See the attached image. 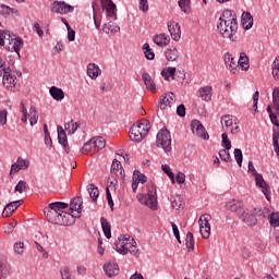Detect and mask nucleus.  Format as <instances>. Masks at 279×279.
<instances>
[{
	"label": "nucleus",
	"mask_w": 279,
	"mask_h": 279,
	"mask_svg": "<svg viewBox=\"0 0 279 279\" xmlns=\"http://www.w3.org/2000/svg\"><path fill=\"white\" fill-rule=\"evenodd\" d=\"M217 29L222 38H228L231 43H236V32H239V22L236 21V12L226 9L222 11Z\"/></svg>",
	"instance_id": "obj_1"
},
{
	"label": "nucleus",
	"mask_w": 279,
	"mask_h": 279,
	"mask_svg": "<svg viewBox=\"0 0 279 279\" xmlns=\"http://www.w3.org/2000/svg\"><path fill=\"white\" fill-rule=\"evenodd\" d=\"M151 126H149L148 120H141L138 124H133L130 129V140L133 143H141L149 133Z\"/></svg>",
	"instance_id": "obj_2"
},
{
	"label": "nucleus",
	"mask_w": 279,
	"mask_h": 279,
	"mask_svg": "<svg viewBox=\"0 0 279 279\" xmlns=\"http://www.w3.org/2000/svg\"><path fill=\"white\" fill-rule=\"evenodd\" d=\"M156 145L157 147H161L166 154L171 151V132H169L167 128L163 126L157 133Z\"/></svg>",
	"instance_id": "obj_3"
},
{
	"label": "nucleus",
	"mask_w": 279,
	"mask_h": 279,
	"mask_svg": "<svg viewBox=\"0 0 279 279\" xmlns=\"http://www.w3.org/2000/svg\"><path fill=\"white\" fill-rule=\"evenodd\" d=\"M138 202L144 206H148L150 210H158V197L154 190L148 191L147 194H140Z\"/></svg>",
	"instance_id": "obj_4"
},
{
	"label": "nucleus",
	"mask_w": 279,
	"mask_h": 279,
	"mask_svg": "<svg viewBox=\"0 0 279 279\" xmlns=\"http://www.w3.org/2000/svg\"><path fill=\"white\" fill-rule=\"evenodd\" d=\"M50 10L52 14H71V12H74L75 8L64 1L54 0L50 4Z\"/></svg>",
	"instance_id": "obj_5"
},
{
	"label": "nucleus",
	"mask_w": 279,
	"mask_h": 279,
	"mask_svg": "<svg viewBox=\"0 0 279 279\" xmlns=\"http://www.w3.org/2000/svg\"><path fill=\"white\" fill-rule=\"evenodd\" d=\"M191 128H192L193 134L198 136V138H203L204 141H208V138H210V136L206 132V129L204 128V124H202L201 121L193 120L191 122Z\"/></svg>",
	"instance_id": "obj_6"
},
{
	"label": "nucleus",
	"mask_w": 279,
	"mask_h": 279,
	"mask_svg": "<svg viewBox=\"0 0 279 279\" xmlns=\"http://www.w3.org/2000/svg\"><path fill=\"white\" fill-rule=\"evenodd\" d=\"M102 10H106L108 19L117 21V4L112 0H100Z\"/></svg>",
	"instance_id": "obj_7"
},
{
	"label": "nucleus",
	"mask_w": 279,
	"mask_h": 279,
	"mask_svg": "<svg viewBox=\"0 0 279 279\" xmlns=\"http://www.w3.org/2000/svg\"><path fill=\"white\" fill-rule=\"evenodd\" d=\"M44 215L49 223L59 226L62 213H60L58 209L50 208V205H48V207L44 209Z\"/></svg>",
	"instance_id": "obj_8"
},
{
	"label": "nucleus",
	"mask_w": 279,
	"mask_h": 279,
	"mask_svg": "<svg viewBox=\"0 0 279 279\" xmlns=\"http://www.w3.org/2000/svg\"><path fill=\"white\" fill-rule=\"evenodd\" d=\"M173 104H175V94H173V92L162 94L159 98L160 110H165L167 108V106H169V108H171V106Z\"/></svg>",
	"instance_id": "obj_9"
},
{
	"label": "nucleus",
	"mask_w": 279,
	"mask_h": 279,
	"mask_svg": "<svg viewBox=\"0 0 279 279\" xmlns=\"http://www.w3.org/2000/svg\"><path fill=\"white\" fill-rule=\"evenodd\" d=\"M255 178V184L256 186H258L259 189H262L263 194L265 195L266 199L268 202H271V197H269V184H267V182L265 181V179L263 178V174L257 173L254 175Z\"/></svg>",
	"instance_id": "obj_10"
},
{
	"label": "nucleus",
	"mask_w": 279,
	"mask_h": 279,
	"mask_svg": "<svg viewBox=\"0 0 279 279\" xmlns=\"http://www.w3.org/2000/svg\"><path fill=\"white\" fill-rule=\"evenodd\" d=\"M7 51H15L17 53L19 58H21V49H23V39L19 36L13 37L11 39V45H5Z\"/></svg>",
	"instance_id": "obj_11"
},
{
	"label": "nucleus",
	"mask_w": 279,
	"mask_h": 279,
	"mask_svg": "<svg viewBox=\"0 0 279 279\" xmlns=\"http://www.w3.org/2000/svg\"><path fill=\"white\" fill-rule=\"evenodd\" d=\"M168 29L170 32L172 40H175V43H178V40H180L182 36V29L180 27V24L175 22H170L168 23Z\"/></svg>",
	"instance_id": "obj_12"
},
{
	"label": "nucleus",
	"mask_w": 279,
	"mask_h": 279,
	"mask_svg": "<svg viewBox=\"0 0 279 279\" xmlns=\"http://www.w3.org/2000/svg\"><path fill=\"white\" fill-rule=\"evenodd\" d=\"M84 204L81 196H75L71 199L70 203V210L71 213H77L76 217H82V205Z\"/></svg>",
	"instance_id": "obj_13"
},
{
	"label": "nucleus",
	"mask_w": 279,
	"mask_h": 279,
	"mask_svg": "<svg viewBox=\"0 0 279 279\" xmlns=\"http://www.w3.org/2000/svg\"><path fill=\"white\" fill-rule=\"evenodd\" d=\"M227 210H230L231 213H238L239 217L243 213V202L241 201H229L226 204Z\"/></svg>",
	"instance_id": "obj_14"
},
{
	"label": "nucleus",
	"mask_w": 279,
	"mask_h": 279,
	"mask_svg": "<svg viewBox=\"0 0 279 279\" xmlns=\"http://www.w3.org/2000/svg\"><path fill=\"white\" fill-rule=\"evenodd\" d=\"M239 218L242 219V221L246 223V226L252 227L258 223V219H256V216H254V214H250V211H245V209L242 210V214H240Z\"/></svg>",
	"instance_id": "obj_15"
},
{
	"label": "nucleus",
	"mask_w": 279,
	"mask_h": 279,
	"mask_svg": "<svg viewBox=\"0 0 279 279\" xmlns=\"http://www.w3.org/2000/svg\"><path fill=\"white\" fill-rule=\"evenodd\" d=\"M75 217L70 213L61 211V216L59 218V226H73L75 223Z\"/></svg>",
	"instance_id": "obj_16"
},
{
	"label": "nucleus",
	"mask_w": 279,
	"mask_h": 279,
	"mask_svg": "<svg viewBox=\"0 0 279 279\" xmlns=\"http://www.w3.org/2000/svg\"><path fill=\"white\" fill-rule=\"evenodd\" d=\"M14 33L10 31H0V47H5V45H11L12 40H14Z\"/></svg>",
	"instance_id": "obj_17"
},
{
	"label": "nucleus",
	"mask_w": 279,
	"mask_h": 279,
	"mask_svg": "<svg viewBox=\"0 0 279 279\" xmlns=\"http://www.w3.org/2000/svg\"><path fill=\"white\" fill-rule=\"evenodd\" d=\"M22 203L23 201H15L7 204L2 211V217H10V215H12V213H15V210L21 206Z\"/></svg>",
	"instance_id": "obj_18"
},
{
	"label": "nucleus",
	"mask_w": 279,
	"mask_h": 279,
	"mask_svg": "<svg viewBox=\"0 0 279 279\" xmlns=\"http://www.w3.org/2000/svg\"><path fill=\"white\" fill-rule=\"evenodd\" d=\"M142 80L147 90H150L151 93H156V83L154 82V78H151V75H149V73L143 72Z\"/></svg>",
	"instance_id": "obj_19"
},
{
	"label": "nucleus",
	"mask_w": 279,
	"mask_h": 279,
	"mask_svg": "<svg viewBox=\"0 0 279 279\" xmlns=\"http://www.w3.org/2000/svg\"><path fill=\"white\" fill-rule=\"evenodd\" d=\"M197 97H201L203 101H210L213 99V87L205 86L198 89Z\"/></svg>",
	"instance_id": "obj_20"
},
{
	"label": "nucleus",
	"mask_w": 279,
	"mask_h": 279,
	"mask_svg": "<svg viewBox=\"0 0 279 279\" xmlns=\"http://www.w3.org/2000/svg\"><path fill=\"white\" fill-rule=\"evenodd\" d=\"M12 267L8 264V260L0 257V279H8Z\"/></svg>",
	"instance_id": "obj_21"
},
{
	"label": "nucleus",
	"mask_w": 279,
	"mask_h": 279,
	"mask_svg": "<svg viewBox=\"0 0 279 279\" xmlns=\"http://www.w3.org/2000/svg\"><path fill=\"white\" fill-rule=\"evenodd\" d=\"M104 271L108 278H113V276H119V265L109 263L104 266Z\"/></svg>",
	"instance_id": "obj_22"
},
{
	"label": "nucleus",
	"mask_w": 279,
	"mask_h": 279,
	"mask_svg": "<svg viewBox=\"0 0 279 279\" xmlns=\"http://www.w3.org/2000/svg\"><path fill=\"white\" fill-rule=\"evenodd\" d=\"M122 236V240L121 238H118V241H116V252H118V254H122V256H125V254H128V252H130V250L125 246V244H123L122 242V245H121V248H119V243H121V241H128L130 239V235L128 234H124V235H120Z\"/></svg>",
	"instance_id": "obj_23"
},
{
	"label": "nucleus",
	"mask_w": 279,
	"mask_h": 279,
	"mask_svg": "<svg viewBox=\"0 0 279 279\" xmlns=\"http://www.w3.org/2000/svg\"><path fill=\"white\" fill-rule=\"evenodd\" d=\"M100 223L106 239H112V226L110 225V222H108V219L101 217Z\"/></svg>",
	"instance_id": "obj_24"
},
{
	"label": "nucleus",
	"mask_w": 279,
	"mask_h": 279,
	"mask_svg": "<svg viewBox=\"0 0 279 279\" xmlns=\"http://www.w3.org/2000/svg\"><path fill=\"white\" fill-rule=\"evenodd\" d=\"M100 73H101V70L99 69V65L95 63H89L87 65V75L88 77H90V80H97Z\"/></svg>",
	"instance_id": "obj_25"
},
{
	"label": "nucleus",
	"mask_w": 279,
	"mask_h": 279,
	"mask_svg": "<svg viewBox=\"0 0 279 279\" xmlns=\"http://www.w3.org/2000/svg\"><path fill=\"white\" fill-rule=\"evenodd\" d=\"M102 32L105 34L114 35V34L121 32V27L119 25H114V22L110 21L109 23L102 25Z\"/></svg>",
	"instance_id": "obj_26"
},
{
	"label": "nucleus",
	"mask_w": 279,
	"mask_h": 279,
	"mask_svg": "<svg viewBox=\"0 0 279 279\" xmlns=\"http://www.w3.org/2000/svg\"><path fill=\"white\" fill-rule=\"evenodd\" d=\"M242 25L244 29H252L254 25V16H252V13L244 12L242 15Z\"/></svg>",
	"instance_id": "obj_27"
},
{
	"label": "nucleus",
	"mask_w": 279,
	"mask_h": 279,
	"mask_svg": "<svg viewBox=\"0 0 279 279\" xmlns=\"http://www.w3.org/2000/svg\"><path fill=\"white\" fill-rule=\"evenodd\" d=\"M153 40L157 47H167L171 41V39L165 34L155 35Z\"/></svg>",
	"instance_id": "obj_28"
},
{
	"label": "nucleus",
	"mask_w": 279,
	"mask_h": 279,
	"mask_svg": "<svg viewBox=\"0 0 279 279\" xmlns=\"http://www.w3.org/2000/svg\"><path fill=\"white\" fill-rule=\"evenodd\" d=\"M49 93L56 101H62V99H64V90H62V88L52 86L50 87Z\"/></svg>",
	"instance_id": "obj_29"
},
{
	"label": "nucleus",
	"mask_w": 279,
	"mask_h": 279,
	"mask_svg": "<svg viewBox=\"0 0 279 279\" xmlns=\"http://www.w3.org/2000/svg\"><path fill=\"white\" fill-rule=\"evenodd\" d=\"M11 14H19V10L10 8L5 4H0V16H2L3 19H8V16H10Z\"/></svg>",
	"instance_id": "obj_30"
},
{
	"label": "nucleus",
	"mask_w": 279,
	"mask_h": 279,
	"mask_svg": "<svg viewBox=\"0 0 279 279\" xmlns=\"http://www.w3.org/2000/svg\"><path fill=\"white\" fill-rule=\"evenodd\" d=\"M238 64L239 68L242 69V71H247V69H250V59L247 58V54L245 52L240 53Z\"/></svg>",
	"instance_id": "obj_31"
},
{
	"label": "nucleus",
	"mask_w": 279,
	"mask_h": 279,
	"mask_svg": "<svg viewBox=\"0 0 279 279\" xmlns=\"http://www.w3.org/2000/svg\"><path fill=\"white\" fill-rule=\"evenodd\" d=\"M89 143H93V147L97 149V151L106 147V140H104V137H93L89 140Z\"/></svg>",
	"instance_id": "obj_32"
},
{
	"label": "nucleus",
	"mask_w": 279,
	"mask_h": 279,
	"mask_svg": "<svg viewBox=\"0 0 279 279\" xmlns=\"http://www.w3.org/2000/svg\"><path fill=\"white\" fill-rule=\"evenodd\" d=\"M166 58L169 62H175V60H178V58H180V53L178 52V48L167 49Z\"/></svg>",
	"instance_id": "obj_33"
},
{
	"label": "nucleus",
	"mask_w": 279,
	"mask_h": 279,
	"mask_svg": "<svg viewBox=\"0 0 279 279\" xmlns=\"http://www.w3.org/2000/svg\"><path fill=\"white\" fill-rule=\"evenodd\" d=\"M16 80V76H3L2 84L7 90H12L16 84L14 81Z\"/></svg>",
	"instance_id": "obj_34"
},
{
	"label": "nucleus",
	"mask_w": 279,
	"mask_h": 279,
	"mask_svg": "<svg viewBox=\"0 0 279 279\" xmlns=\"http://www.w3.org/2000/svg\"><path fill=\"white\" fill-rule=\"evenodd\" d=\"M87 191L89 193V197L93 202H97V197H99V187L95 186V184L89 183L87 185Z\"/></svg>",
	"instance_id": "obj_35"
},
{
	"label": "nucleus",
	"mask_w": 279,
	"mask_h": 279,
	"mask_svg": "<svg viewBox=\"0 0 279 279\" xmlns=\"http://www.w3.org/2000/svg\"><path fill=\"white\" fill-rule=\"evenodd\" d=\"M111 173H114V175H123V166H121V161L118 159H113L112 161Z\"/></svg>",
	"instance_id": "obj_36"
},
{
	"label": "nucleus",
	"mask_w": 279,
	"mask_h": 279,
	"mask_svg": "<svg viewBox=\"0 0 279 279\" xmlns=\"http://www.w3.org/2000/svg\"><path fill=\"white\" fill-rule=\"evenodd\" d=\"M58 132V143L59 145H62L64 143H69V138L66 137V131L61 125L57 126Z\"/></svg>",
	"instance_id": "obj_37"
},
{
	"label": "nucleus",
	"mask_w": 279,
	"mask_h": 279,
	"mask_svg": "<svg viewBox=\"0 0 279 279\" xmlns=\"http://www.w3.org/2000/svg\"><path fill=\"white\" fill-rule=\"evenodd\" d=\"M185 245H186L187 252H193V250H195V239L193 238V233L191 232L186 233Z\"/></svg>",
	"instance_id": "obj_38"
},
{
	"label": "nucleus",
	"mask_w": 279,
	"mask_h": 279,
	"mask_svg": "<svg viewBox=\"0 0 279 279\" xmlns=\"http://www.w3.org/2000/svg\"><path fill=\"white\" fill-rule=\"evenodd\" d=\"M64 128H65L68 134L71 135V134H75V132H77L80 124L77 122H74L73 120H71L70 122L65 123Z\"/></svg>",
	"instance_id": "obj_39"
},
{
	"label": "nucleus",
	"mask_w": 279,
	"mask_h": 279,
	"mask_svg": "<svg viewBox=\"0 0 279 279\" xmlns=\"http://www.w3.org/2000/svg\"><path fill=\"white\" fill-rule=\"evenodd\" d=\"M210 219H213L210 214H204L201 216L198 223H203V228H205L206 230H210V223L208 222L210 221Z\"/></svg>",
	"instance_id": "obj_40"
},
{
	"label": "nucleus",
	"mask_w": 279,
	"mask_h": 279,
	"mask_svg": "<svg viewBox=\"0 0 279 279\" xmlns=\"http://www.w3.org/2000/svg\"><path fill=\"white\" fill-rule=\"evenodd\" d=\"M143 51L146 60H154V58H156V53H154V50H151V47H149V44L143 45Z\"/></svg>",
	"instance_id": "obj_41"
},
{
	"label": "nucleus",
	"mask_w": 279,
	"mask_h": 279,
	"mask_svg": "<svg viewBox=\"0 0 279 279\" xmlns=\"http://www.w3.org/2000/svg\"><path fill=\"white\" fill-rule=\"evenodd\" d=\"M50 208H54L59 213H64V209L69 208V204L64 202H54V203H50Z\"/></svg>",
	"instance_id": "obj_42"
},
{
	"label": "nucleus",
	"mask_w": 279,
	"mask_h": 279,
	"mask_svg": "<svg viewBox=\"0 0 279 279\" xmlns=\"http://www.w3.org/2000/svg\"><path fill=\"white\" fill-rule=\"evenodd\" d=\"M29 123L31 125H36L38 123V113L36 112V107L32 106L29 110Z\"/></svg>",
	"instance_id": "obj_43"
},
{
	"label": "nucleus",
	"mask_w": 279,
	"mask_h": 279,
	"mask_svg": "<svg viewBox=\"0 0 279 279\" xmlns=\"http://www.w3.org/2000/svg\"><path fill=\"white\" fill-rule=\"evenodd\" d=\"M220 159L223 160V162H232V156H230V149H221L219 151Z\"/></svg>",
	"instance_id": "obj_44"
},
{
	"label": "nucleus",
	"mask_w": 279,
	"mask_h": 279,
	"mask_svg": "<svg viewBox=\"0 0 279 279\" xmlns=\"http://www.w3.org/2000/svg\"><path fill=\"white\" fill-rule=\"evenodd\" d=\"M161 75L166 81H169V75L172 80H175V68H168L167 72L162 70Z\"/></svg>",
	"instance_id": "obj_45"
},
{
	"label": "nucleus",
	"mask_w": 279,
	"mask_h": 279,
	"mask_svg": "<svg viewBox=\"0 0 279 279\" xmlns=\"http://www.w3.org/2000/svg\"><path fill=\"white\" fill-rule=\"evenodd\" d=\"M171 205H172V208H174V210H180V208H182V196L181 195L174 196V198L171 201Z\"/></svg>",
	"instance_id": "obj_46"
},
{
	"label": "nucleus",
	"mask_w": 279,
	"mask_h": 279,
	"mask_svg": "<svg viewBox=\"0 0 279 279\" xmlns=\"http://www.w3.org/2000/svg\"><path fill=\"white\" fill-rule=\"evenodd\" d=\"M269 223L272 228L279 227V213H272L269 217Z\"/></svg>",
	"instance_id": "obj_47"
},
{
	"label": "nucleus",
	"mask_w": 279,
	"mask_h": 279,
	"mask_svg": "<svg viewBox=\"0 0 279 279\" xmlns=\"http://www.w3.org/2000/svg\"><path fill=\"white\" fill-rule=\"evenodd\" d=\"M274 129H272V141H279V122L277 120L271 121Z\"/></svg>",
	"instance_id": "obj_48"
},
{
	"label": "nucleus",
	"mask_w": 279,
	"mask_h": 279,
	"mask_svg": "<svg viewBox=\"0 0 279 279\" xmlns=\"http://www.w3.org/2000/svg\"><path fill=\"white\" fill-rule=\"evenodd\" d=\"M233 154L239 167H243V151L240 148H235Z\"/></svg>",
	"instance_id": "obj_49"
},
{
	"label": "nucleus",
	"mask_w": 279,
	"mask_h": 279,
	"mask_svg": "<svg viewBox=\"0 0 279 279\" xmlns=\"http://www.w3.org/2000/svg\"><path fill=\"white\" fill-rule=\"evenodd\" d=\"M133 178H135V180L137 182H140L141 184H145V182H147V177L145 174L141 173V171H138V170H135L133 172Z\"/></svg>",
	"instance_id": "obj_50"
},
{
	"label": "nucleus",
	"mask_w": 279,
	"mask_h": 279,
	"mask_svg": "<svg viewBox=\"0 0 279 279\" xmlns=\"http://www.w3.org/2000/svg\"><path fill=\"white\" fill-rule=\"evenodd\" d=\"M222 142L221 145L225 149H232V142L228 138V134L222 133L221 135Z\"/></svg>",
	"instance_id": "obj_51"
},
{
	"label": "nucleus",
	"mask_w": 279,
	"mask_h": 279,
	"mask_svg": "<svg viewBox=\"0 0 279 279\" xmlns=\"http://www.w3.org/2000/svg\"><path fill=\"white\" fill-rule=\"evenodd\" d=\"M221 123H225L226 128H231L234 125V120H232V116H222Z\"/></svg>",
	"instance_id": "obj_52"
},
{
	"label": "nucleus",
	"mask_w": 279,
	"mask_h": 279,
	"mask_svg": "<svg viewBox=\"0 0 279 279\" xmlns=\"http://www.w3.org/2000/svg\"><path fill=\"white\" fill-rule=\"evenodd\" d=\"M15 193H23V191H27V182L19 181V183L14 187Z\"/></svg>",
	"instance_id": "obj_53"
},
{
	"label": "nucleus",
	"mask_w": 279,
	"mask_h": 279,
	"mask_svg": "<svg viewBox=\"0 0 279 279\" xmlns=\"http://www.w3.org/2000/svg\"><path fill=\"white\" fill-rule=\"evenodd\" d=\"M229 71H231L233 75H236V73H239L240 71L239 61H236L234 58H233V61L229 63Z\"/></svg>",
	"instance_id": "obj_54"
},
{
	"label": "nucleus",
	"mask_w": 279,
	"mask_h": 279,
	"mask_svg": "<svg viewBox=\"0 0 279 279\" xmlns=\"http://www.w3.org/2000/svg\"><path fill=\"white\" fill-rule=\"evenodd\" d=\"M16 221L10 222L3 227V231L5 234H12L14 232V228H16Z\"/></svg>",
	"instance_id": "obj_55"
},
{
	"label": "nucleus",
	"mask_w": 279,
	"mask_h": 279,
	"mask_svg": "<svg viewBox=\"0 0 279 279\" xmlns=\"http://www.w3.org/2000/svg\"><path fill=\"white\" fill-rule=\"evenodd\" d=\"M129 252L132 254V256H135L136 258L141 256V252L138 251V248H136V241H134V239H132L131 250Z\"/></svg>",
	"instance_id": "obj_56"
},
{
	"label": "nucleus",
	"mask_w": 279,
	"mask_h": 279,
	"mask_svg": "<svg viewBox=\"0 0 279 279\" xmlns=\"http://www.w3.org/2000/svg\"><path fill=\"white\" fill-rule=\"evenodd\" d=\"M60 274L62 279H71V270L69 269V266L62 267Z\"/></svg>",
	"instance_id": "obj_57"
},
{
	"label": "nucleus",
	"mask_w": 279,
	"mask_h": 279,
	"mask_svg": "<svg viewBox=\"0 0 279 279\" xmlns=\"http://www.w3.org/2000/svg\"><path fill=\"white\" fill-rule=\"evenodd\" d=\"M171 226L173 235L175 236L178 243L182 244V240L180 239V230L178 229V226L175 225V222H171Z\"/></svg>",
	"instance_id": "obj_58"
},
{
	"label": "nucleus",
	"mask_w": 279,
	"mask_h": 279,
	"mask_svg": "<svg viewBox=\"0 0 279 279\" xmlns=\"http://www.w3.org/2000/svg\"><path fill=\"white\" fill-rule=\"evenodd\" d=\"M191 4V0H179V8H181L184 14H187L186 8Z\"/></svg>",
	"instance_id": "obj_59"
},
{
	"label": "nucleus",
	"mask_w": 279,
	"mask_h": 279,
	"mask_svg": "<svg viewBox=\"0 0 279 279\" xmlns=\"http://www.w3.org/2000/svg\"><path fill=\"white\" fill-rule=\"evenodd\" d=\"M16 162L19 163L20 169H29V160H25V159L19 157Z\"/></svg>",
	"instance_id": "obj_60"
},
{
	"label": "nucleus",
	"mask_w": 279,
	"mask_h": 279,
	"mask_svg": "<svg viewBox=\"0 0 279 279\" xmlns=\"http://www.w3.org/2000/svg\"><path fill=\"white\" fill-rule=\"evenodd\" d=\"M199 232H201V235L203 236V239H209L210 238V230L204 228L203 222L201 223Z\"/></svg>",
	"instance_id": "obj_61"
},
{
	"label": "nucleus",
	"mask_w": 279,
	"mask_h": 279,
	"mask_svg": "<svg viewBox=\"0 0 279 279\" xmlns=\"http://www.w3.org/2000/svg\"><path fill=\"white\" fill-rule=\"evenodd\" d=\"M24 247H25V244L23 242H16L14 244V252H15V254H20V255L23 254Z\"/></svg>",
	"instance_id": "obj_62"
},
{
	"label": "nucleus",
	"mask_w": 279,
	"mask_h": 279,
	"mask_svg": "<svg viewBox=\"0 0 279 279\" xmlns=\"http://www.w3.org/2000/svg\"><path fill=\"white\" fill-rule=\"evenodd\" d=\"M177 114L178 117H186V107L184 105H179L177 107Z\"/></svg>",
	"instance_id": "obj_63"
},
{
	"label": "nucleus",
	"mask_w": 279,
	"mask_h": 279,
	"mask_svg": "<svg viewBox=\"0 0 279 279\" xmlns=\"http://www.w3.org/2000/svg\"><path fill=\"white\" fill-rule=\"evenodd\" d=\"M140 10L142 12H147L149 10V3L147 0H140Z\"/></svg>",
	"instance_id": "obj_64"
}]
</instances>
